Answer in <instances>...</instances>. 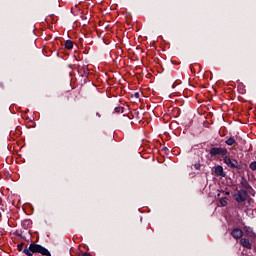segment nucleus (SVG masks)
<instances>
[{
    "mask_svg": "<svg viewBox=\"0 0 256 256\" xmlns=\"http://www.w3.org/2000/svg\"><path fill=\"white\" fill-rule=\"evenodd\" d=\"M233 197L236 203H245V201H247V197H249V194L247 193V190L240 189L233 195Z\"/></svg>",
    "mask_w": 256,
    "mask_h": 256,
    "instance_id": "7ed1b4c3",
    "label": "nucleus"
},
{
    "mask_svg": "<svg viewBox=\"0 0 256 256\" xmlns=\"http://www.w3.org/2000/svg\"><path fill=\"white\" fill-rule=\"evenodd\" d=\"M223 161L225 165H227V167H229L230 169H241V165L235 159H231L230 157L225 156Z\"/></svg>",
    "mask_w": 256,
    "mask_h": 256,
    "instance_id": "20e7f679",
    "label": "nucleus"
},
{
    "mask_svg": "<svg viewBox=\"0 0 256 256\" xmlns=\"http://www.w3.org/2000/svg\"><path fill=\"white\" fill-rule=\"evenodd\" d=\"M225 144L231 147L233 145H237V141L235 140V137L230 136L228 139L225 140Z\"/></svg>",
    "mask_w": 256,
    "mask_h": 256,
    "instance_id": "9d476101",
    "label": "nucleus"
},
{
    "mask_svg": "<svg viewBox=\"0 0 256 256\" xmlns=\"http://www.w3.org/2000/svg\"><path fill=\"white\" fill-rule=\"evenodd\" d=\"M250 190H251L250 195H252L253 197H255V190H253V188L250 189Z\"/></svg>",
    "mask_w": 256,
    "mask_h": 256,
    "instance_id": "dca6fc26",
    "label": "nucleus"
},
{
    "mask_svg": "<svg viewBox=\"0 0 256 256\" xmlns=\"http://www.w3.org/2000/svg\"><path fill=\"white\" fill-rule=\"evenodd\" d=\"M212 174L216 175V177H227V172L223 170V166L217 165L216 167L213 168Z\"/></svg>",
    "mask_w": 256,
    "mask_h": 256,
    "instance_id": "39448f33",
    "label": "nucleus"
},
{
    "mask_svg": "<svg viewBox=\"0 0 256 256\" xmlns=\"http://www.w3.org/2000/svg\"><path fill=\"white\" fill-rule=\"evenodd\" d=\"M134 115H139V112H137V111H134Z\"/></svg>",
    "mask_w": 256,
    "mask_h": 256,
    "instance_id": "6ab92c4d",
    "label": "nucleus"
},
{
    "mask_svg": "<svg viewBox=\"0 0 256 256\" xmlns=\"http://www.w3.org/2000/svg\"><path fill=\"white\" fill-rule=\"evenodd\" d=\"M162 151H164L165 153H167V151H169V148L163 147V148H162Z\"/></svg>",
    "mask_w": 256,
    "mask_h": 256,
    "instance_id": "a211bd4d",
    "label": "nucleus"
},
{
    "mask_svg": "<svg viewBox=\"0 0 256 256\" xmlns=\"http://www.w3.org/2000/svg\"><path fill=\"white\" fill-rule=\"evenodd\" d=\"M194 168H195L197 171L201 170V164H200V163L194 164Z\"/></svg>",
    "mask_w": 256,
    "mask_h": 256,
    "instance_id": "4468645a",
    "label": "nucleus"
},
{
    "mask_svg": "<svg viewBox=\"0 0 256 256\" xmlns=\"http://www.w3.org/2000/svg\"><path fill=\"white\" fill-rule=\"evenodd\" d=\"M97 117H101V114H99V112L96 113Z\"/></svg>",
    "mask_w": 256,
    "mask_h": 256,
    "instance_id": "aec40b11",
    "label": "nucleus"
},
{
    "mask_svg": "<svg viewBox=\"0 0 256 256\" xmlns=\"http://www.w3.org/2000/svg\"><path fill=\"white\" fill-rule=\"evenodd\" d=\"M134 97H135L136 99H139V92H135V93H134Z\"/></svg>",
    "mask_w": 256,
    "mask_h": 256,
    "instance_id": "f3484780",
    "label": "nucleus"
},
{
    "mask_svg": "<svg viewBox=\"0 0 256 256\" xmlns=\"http://www.w3.org/2000/svg\"><path fill=\"white\" fill-rule=\"evenodd\" d=\"M227 201H229V199H228L227 197H222V198L220 199V205H221L222 207H227Z\"/></svg>",
    "mask_w": 256,
    "mask_h": 256,
    "instance_id": "f8f14e48",
    "label": "nucleus"
},
{
    "mask_svg": "<svg viewBox=\"0 0 256 256\" xmlns=\"http://www.w3.org/2000/svg\"><path fill=\"white\" fill-rule=\"evenodd\" d=\"M249 168L251 171H256V161H253L249 164Z\"/></svg>",
    "mask_w": 256,
    "mask_h": 256,
    "instance_id": "ddd939ff",
    "label": "nucleus"
},
{
    "mask_svg": "<svg viewBox=\"0 0 256 256\" xmlns=\"http://www.w3.org/2000/svg\"><path fill=\"white\" fill-rule=\"evenodd\" d=\"M243 231L246 233L247 237H250L251 239H256V234L253 231V228L250 226H244Z\"/></svg>",
    "mask_w": 256,
    "mask_h": 256,
    "instance_id": "0eeeda50",
    "label": "nucleus"
},
{
    "mask_svg": "<svg viewBox=\"0 0 256 256\" xmlns=\"http://www.w3.org/2000/svg\"><path fill=\"white\" fill-rule=\"evenodd\" d=\"M116 113H123V108H115Z\"/></svg>",
    "mask_w": 256,
    "mask_h": 256,
    "instance_id": "2eb2a0df",
    "label": "nucleus"
},
{
    "mask_svg": "<svg viewBox=\"0 0 256 256\" xmlns=\"http://www.w3.org/2000/svg\"><path fill=\"white\" fill-rule=\"evenodd\" d=\"M64 47L65 49H68L69 51H71V49H73V41L71 40L64 41Z\"/></svg>",
    "mask_w": 256,
    "mask_h": 256,
    "instance_id": "9b49d317",
    "label": "nucleus"
},
{
    "mask_svg": "<svg viewBox=\"0 0 256 256\" xmlns=\"http://www.w3.org/2000/svg\"><path fill=\"white\" fill-rule=\"evenodd\" d=\"M0 86H1V87H3V84H2V83H0Z\"/></svg>",
    "mask_w": 256,
    "mask_h": 256,
    "instance_id": "4be33fe9",
    "label": "nucleus"
},
{
    "mask_svg": "<svg viewBox=\"0 0 256 256\" xmlns=\"http://www.w3.org/2000/svg\"><path fill=\"white\" fill-rule=\"evenodd\" d=\"M241 186L243 187L244 191H250V189H253L245 177H243L241 180Z\"/></svg>",
    "mask_w": 256,
    "mask_h": 256,
    "instance_id": "1a4fd4ad",
    "label": "nucleus"
},
{
    "mask_svg": "<svg viewBox=\"0 0 256 256\" xmlns=\"http://www.w3.org/2000/svg\"><path fill=\"white\" fill-rule=\"evenodd\" d=\"M253 201V199L252 198H249V202H252Z\"/></svg>",
    "mask_w": 256,
    "mask_h": 256,
    "instance_id": "412c9836",
    "label": "nucleus"
},
{
    "mask_svg": "<svg viewBox=\"0 0 256 256\" xmlns=\"http://www.w3.org/2000/svg\"><path fill=\"white\" fill-rule=\"evenodd\" d=\"M23 247L25 248L23 249ZM17 250L20 252L22 251V253L27 256H33V253H40V255L43 256H51L49 249L43 247L40 244H36L35 242L30 243L28 248L25 246V243L22 242L17 245Z\"/></svg>",
    "mask_w": 256,
    "mask_h": 256,
    "instance_id": "f257e3e1",
    "label": "nucleus"
},
{
    "mask_svg": "<svg viewBox=\"0 0 256 256\" xmlns=\"http://www.w3.org/2000/svg\"><path fill=\"white\" fill-rule=\"evenodd\" d=\"M229 153V150H227L225 147H212L209 150V155L211 157H217L220 156L222 157L223 161L225 160V157H227Z\"/></svg>",
    "mask_w": 256,
    "mask_h": 256,
    "instance_id": "f03ea898",
    "label": "nucleus"
},
{
    "mask_svg": "<svg viewBox=\"0 0 256 256\" xmlns=\"http://www.w3.org/2000/svg\"><path fill=\"white\" fill-rule=\"evenodd\" d=\"M230 235L233 237V239H242L243 230H241L240 228H234L232 229Z\"/></svg>",
    "mask_w": 256,
    "mask_h": 256,
    "instance_id": "423d86ee",
    "label": "nucleus"
},
{
    "mask_svg": "<svg viewBox=\"0 0 256 256\" xmlns=\"http://www.w3.org/2000/svg\"><path fill=\"white\" fill-rule=\"evenodd\" d=\"M240 245H242L244 249H253V244H251V241H249V238H241Z\"/></svg>",
    "mask_w": 256,
    "mask_h": 256,
    "instance_id": "6e6552de",
    "label": "nucleus"
}]
</instances>
